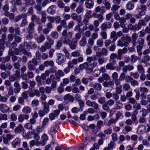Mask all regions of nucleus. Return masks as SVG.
I'll use <instances>...</instances> for the list:
<instances>
[{"instance_id": "f257e3e1", "label": "nucleus", "mask_w": 150, "mask_h": 150, "mask_svg": "<svg viewBox=\"0 0 150 150\" xmlns=\"http://www.w3.org/2000/svg\"><path fill=\"white\" fill-rule=\"evenodd\" d=\"M131 37L128 35L121 37V39L118 40L117 41V46L123 47H127L129 45V42L131 41Z\"/></svg>"}, {"instance_id": "f03ea898", "label": "nucleus", "mask_w": 150, "mask_h": 150, "mask_svg": "<svg viewBox=\"0 0 150 150\" xmlns=\"http://www.w3.org/2000/svg\"><path fill=\"white\" fill-rule=\"evenodd\" d=\"M87 61L88 62V66L86 69L88 73H91L93 71V68L97 65V63L96 61H93L92 57H88L86 59Z\"/></svg>"}, {"instance_id": "7ed1b4c3", "label": "nucleus", "mask_w": 150, "mask_h": 150, "mask_svg": "<svg viewBox=\"0 0 150 150\" xmlns=\"http://www.w3.org/2000/svg\"><path fill=\"white\" fill-rule=\"evenodd\" d=\"M44 108L43 109L39 110L38 114L40 117H42L45 114L48 113L49 111V106L47 103H45L44 104Z\"/></svg>"}, {"instance_id": "20e7f679", "label": "nucleus", "mask_w": 150, "mask_h": 150, "mask_svg": "<svg viewBox=\"0 0 150 150\" xmlns=\"http://www.w3.org/2000/svg\"><path fill=\"white\" fill-rule=\"evenodd\" d=\"M72 42L70 40H67L66 39L63 40V42L65 44L69 45L70 48L72 50H74L76 48L77 43V40H72Z\"/></svg>"}, {"instance_id": "39448f33", "label": "nucleus", "mask_w": 150, "mask_h": 150, "mask_svg": "<svg viewBox=\"0 0 150 150\" xmlns=\"http://www.w3.org/2000/svg\"><path fill=\"white\" fill-rule=\"evenodd\" d=\"M66 59V58L63 54H58L56 61L58 64H61L65 62Z\"/></svg>"}, {"instance_id": "423d86ee", "label": "nucleus", "mask_w": 150, "mask_h": 150, "mask_svg": "<svg viewBox=\"0 0 150 150\" xmlns=\"http://www.w3.org/2000/svg\"><path fill=\"white\" fill-rule=\"evenodd\" d=\"M24 46L26 47V49L28 50L30 49H35L36 48L37 45L34 42H30L27 43L25 42L24 43Z\"/></svg>"}, {"instance_id": "0eeeda50", "label": "nucleus", "mask_w": 150, "mask_h": 150, "mask_svg": "<svg viewBox=\"0 0 150 150\" xmlns=\"http://www.w3.org/2000/svg\"><path fill=\"white\" fill-rule=\"evenodd\" d=\"M41 140L39 141L40 145L44 146L47 141L48 140V137L46 134H43L41 137Z\"/></svg>"}, {"instance_id": "6e6552de", "label": "nucleus", "mask_w": 150, "mask_h": 150, "mask_svg": "<svg viewBox=\"0 0 150 150\" xmlns=\"http://www.w3.org/2000/svg\"><path fill=\"white\" fill-rule=\"evenodd\" d=\"M21 139L18 137L15 138L11 142V146L13 148H16L20 145Z\"/></svg>"}, {"instance_id": "1a4fd4ad", "label": "nucleus", "mask_w": 150, "mask_h": 150, "mask_svg": "<svg viewBox=\"0 0 150 150\" xmlns=\"http://www.w3.org/2000/svg\"><path fill=\"white\" fill-rule=\"evenodd\" d=\"M71 16L72 20L74 21H76L79 24L81 23L82 20V18L81 15L78 16L76 13H73L71 14Z\"/></svg>"}, {"instance_id": "9d476101", "label": "nucleus", "mask_w": 150, "mask_h": 150, "mask_svg": "<svg viewBox=\"0 0 150 150\" xmlns=\"http://www.w3.org/2000/svg\"><path fill=\"white\" fill-rule=\"evenodd\" d=\"M15 133L16 134L22 133V134L25 132V130L21 124H19L15 129Z\"/></svg>"}, {"instance_id": "9b49d317", "label": "nucleus", "mask_w": 150, "mask_h": 150, "mask_svg": "<svg viewBox=\"0 0 150 150\" xmlns=\"http://www.w3.org/2000/svg\"><path fill=\"white\" fill-rule=\"evenodd\" d=\"M10 109V108L7 105L5 104L0 105V110L3 113H6L8 112Z\"/></svg>"}, {"instance_id": "f8f14e48", "label": "nucleus", "mask_w": 150, "mask_h": 150, "mask_svg": "<svg viewBox=\"0 0 150 150\" xmlns=\"http://www.w3.org/2000/svg\"><path fill=\"white\" fill-rule=\"evenodd\" d=\"M146 24V23L143 19L139 21L138 24H135V26H137L136 29L138 30L141 29L142 26L145 25Z\"/></svg>"}, {"instance_id": "ddd939ff", "label": "nucleus", "mask_w": 150, "mask_h": 150, "mask_svg": "<svg viewBox=\"0 0 150 150\" xmlns=\"http://www.w3.org/2000/svg\"><path fill=\"white\" fill-rule=\"evenodd\" d=\"M140 9V8L138 6L137 7L136 9V10H137L138 12V14L135 15L134 16L137 19L141 18L142 16L144 15L145 14V12L142 11H140L139 10Z\"/></svg>"}, {"instance_id": "4468645a", "label": "nucleus", "mask_w": 150, "mask_h": 150, "mask_svg": "<svg viewBox=\"0 0 150 150\" xmlns=\"http://www.w3.org/2000/svg\"><path fill=\"white\" fill-rule=\"evenodd\" d=\"M14 86L15 87L13 90L14 92L16 94L18 93L21 89L19 83L16 81L14 83Z\"/></svg>"}, {"instance_id": "2eb2a0df", "label": "nucleus", "mask_w": 150, "mask_h": 150, "mask_svg": "<svg viewBox=\"0 0 150 150\" xmlns=\"http://www.w3.org/2000/svg\"><path fill=\"white\" fill-rule=\"evenodd\" d=\"M85 4L87 8H91L93 6L94 3L92 0H86Z\"/></svg>"}, {"instance_id": "dca6fc26", "label": "nucleus", "mask_w": 150, "mask_h": 150, "mask_svg": "<svg viewBox=\"0 0 150 150\" xmlns=\"http://www.w3.org/2000/svg\"><path fill=\"white\" fill-rule=\"evenodd\" d=\"M108 50L105 48H103L100 52H96V55L98 56H106L107 55Z\"/></svg>"}, {"instance_id": "f3484780", "label": "nucleus", "mask_w": 150, "mask_h": 150, "mask_svg": "<svg viewBox=\"0 0 150 150\" xmlns=\"http://www.w3.org/2000/svg\"><path fill=\"white\" fill-rule=\"evenodd\" d=\"M5 40L1 39H0V56H1L3 54V52L4 51L5 47L4 44Z\"/></svg>"}, {"instance_id": "a211bd4d", "label": "nucleus", "mask_w": 150, "mask_h": 150, "mask_svg": "<svg viewBox=\"0 0 150 150\" xmlns=\"http://www.w3.org/2000/svg\"><path fill=\"white\" fill-rule=\"evenodd\" d=\"M111 26V24L110 23L106 22L102 24L101 28L102 30L105 31L107 29L110 28Z\"/></svg>"}, {"instance_id": "6ab92c4d", "label": "nucleus", "mask_w": 150, "mask_h": 150, "mask_svg": "<svg viewBox=\"0 0 150 150\" xmlns=\"http://www.w3.org/2000/svg\"><path fill=\"white\" fill-rule=\"evenodd\" d=\"M56 9L55 6L51 5L48 8L47 11L49 13L53 14L55 13Z\"/></svg>"}, {"instance_id": "aec40b11", "label": "nucleus", "mask_w": 150, "mask_h": 150, "mask_svg": "<svg viewBox=\"0 0 150 150\" xmlns=\"http://www.w3.org/2000/svg\"><path fill=\"white\" fill-rule=\"evenodd\" d=\"M43 64L45 67H47L49 66L53 67L54 65V63L52 60H47L44 62Z\"/></svg>"}, {"instance_id": "412c9836", "label": "nucleus", "mask_w": 150, "mask_h": 150, "mask_svg": "<svg viewBox=\"0 0 150 150\" xmlns=\"http://www.w3.org/2000/svg\"><path fill=\"white\" fill-rule=\"evenodd\" d=\"M134 4L131 1L128 2L126 6V9L129 11L132 10L134 8Z\"/></svg>"}, {"instance_id": "4be33fe9", "label": "nucleus", "mask_w": 150, "mask_h": 150, "mask_svg": "<svg viewBox=\"0 0 150 150\" xmlns=\"http://www.w3.org/2000/svg\"><path fill=\"white\" fill-rule=\"evenodd\" d=\"M146 127L143 125H140L138 128L137 132L140 134H143L145 131Z\"/></svg>"}, {"instance_id": "5701e85b", "label": "nucleus", "mask_w": 150, "mask_h": 150, "mask_svg": "<svg viewBox=\"0 0 150 150\" xmlns=\"http://www.w3.org/2000/svg\"><path fill=\"white\" fill-rule=\"evenodd\" d=\"M32 111L31 108L30 107L28 106L24 107L22 109V112L24 113L29 114Z\"/></svg>"}, {"instance_id": "b1692460", "label": "nucleus", "mask_w": 150, "mask_h": 150, "mask_svg": "<svg viewBox=\"0 0 150 150\" xmlns=\"http://www.w3.org/2000/svg\"><path fill=\"white\" fill-rule=\"evenodd\" d=\"M64 99L65 100H68L71 102H73L74 101L73 96L71 95L70 94H68L65 95L64 96Z\"/></svg>"}, {"instance_id": "393cba45", "label": "nucleus", "mask_w": 150, "mask_h": 150, "mask_svg": "<svg viewBox=\"0 0 150 150\" xmlns=\"http://www.w3.org/2000/svg\"><path fill=\"white\" fill-rule=\"evenodd\" d=\"M86 38L85 37H83L80 41L79 44L80 46L83 47L86 45Z\"/></svg>"}, {"instance_id": "a878e982", "label": "nucleus", "mask_w": 150, "mask_h": 150, "mask_svg": "<svg viewBox=\"0 0 150 150\" xmlns=\"http://www.w3.org/2000/svg\"><path fill=\"white\" fill-rule=\"evenodd\" d=\"M64 76V73L61 70H58L56 73V76L57 79H59L61 77H63Z\"/></svg>"}, {"instance_id": "bb28decb", "label": "nucleus", "mask_w": 150, "mask_h": 150, "mask_svg": "<svg viewBox=\"0 0 150 150\" xmlns=\"http://www.w3.org/2000/svg\"><path fill=\"white\" fill-rule=\"evenodd\" d=\"M39 142L38 141H36L34 140H32L29 142L30 146V147H32L34 145L37 146H40V145Z\"/></svg>"}, {"instance_id": "cd10ccee", "label": "nucleus", "mask_w": 150, "mask_h": 150, "mask_svg": "<svg viewBox=\"0 0 150 150\" xmlns=\"http://www.w3.org/2000/svg\"><path fill=\"white\" fill-rule=\"evenodd\" d=\"M31 20L32 22H33L35 21L37 24H39L40 23V18L37 17L35 15H32L31 18Z\"/></svg>"}, {"instance_id": "c85d7f7f", "label": "nucleus", "mask_w": 150, "mask_h": 150, "mask_svg": "<svg viewBox=\"0 0 150 150\" xmlns=\"http://www.w3.org/2000/svg\"><path fill=\"white\" fill-rule=\"evenodd\" d=\"M105 8V7L104 6L101 7L97 6L95 8V11L96 12H99L100 11L103 13L105 12V11L104 10Z\"/></svg>"}, {"instance_id": "c756f323", "label": "nucleus", "mask_w": 150, "mask_h": 150, "mask_svg": "<svg viewBox=\"0 0 150 150\" xmlns=\"http://www.w3.org/2000/svg\"><path fill=\"white\" fill-rule=\"evenodd\" d=\"M28 68L30 70H33L35 69V66L33 64L31 61H29L28 63Z\"/></svg>"}, {"instance_id": "7c9ffc66", "label": "nucleus", "mask_w": 150, "mask_h": 150, "mask_svg": "<svg viewBox=\"0 0 150 150\" xmlns=\"http://www.w3.org/2000/svg\"><path fill=\"white\" fill-rule=\"evenodd\" d=\"M114 84L113 82L111 81H109L108 82L105 81L103 83V86L105 87H112Z\"/></svg>"}, {"instance_id": "2f4dec72", "label": "nucleus", "mask_w": 150, "mask_h": 150, "mask_svg": "<svg viewBox=\"0 0 150 150\" xmlns=\"http://www.w3.org/2000/svg\"><path fill=\"white\" fill-rule=\"evenodd\" d=\"M103 4L105 6L106 9L108 10L111 7V5L110 3L106 0H104L103 1Z\"/></svg>"}, {"instance_id": "473e14b6", "label": "nucleus", "mask_w": 150, "mask_h": 150, "mask_svg": "<svg viewBox=\"0 0 150 150\" xmlns=\"http://www.w3.org/2000/svg\"><path fill=\"white\" fill-rule=\"evenodd\" d=\"M110 38L113 39L112 42H115L117 38V37L116 35V33L115 31L112 32L110 34Z\"/></svg>"}, {"instance_id": "72a5a7b5", "label": "nucleus", "mask_w": 150, "mask_h": 150, "mask_svg": "<svg viewBox=\"0 0 150 150\" xmlns=\"http://www.w3.org/2000/svg\"><path fill=\"white\" fill-rule=\"evenodd\" d=\"M127 52V48L124 47L122 49H119L117 52L118 54L120 55H122L123 54H125Z\"/></svg>"}, {"instance_id": "f704fd0d", "label": "nucleus", "mask_w": 150, "mask_h": 150, "mask_svg": "<svg viewBox=\"0 0 150 150\" xmlns=\"http://www.w3.org/2000/svg\"><path fill=\"white\" fill-rule=\"evenodd\" d=\"M138 37V35L135 33H133L132 34V43L134 45L135 44L136 40Z\"/></svg>"}, {"instance_id": "c9c22d12", "label": "nucleus", "mask_w": 150, "mask_h": 150, "mask_svg": "<svg viewBox=\"0 0 150 150\" xmlns=\"http://www.w3.org/2000/svg\"><path fill=\"white\" fill-rule=\"evenodd\" d=\"M116 144L114 142L110 141L108 145V148L110 150H112L115 148Z\"/></svg>"}, {"instance_id": "e433bc0d", "label": "nucleus", "mask_w": 150, "mask_h": 150, "mask_svg": "<svg viewBox=\"0 0 150 150\" xmlns=\"http://www.w3.org/2000/svg\"><path fill=\"white\" fill-rule=\"evenodd\" d=\"M45 39V38L43 35L41 34L40 35L39 37L36 40L38 42L40 43L44 41Z\"/></svg>"}, {"instance_id": "4c0bfd02", "label": "nucleus", "mask_w": 150, "mask_h": 150, "mask_svg": "<svg viewBox=\"0 0 150 150\" xmlns=\"http://www.w3.org/2000/svg\"><path fill=\"white\" fill-rule=\"evenodd\" d=\"M41 14L42 16L41 19V22L43 23H45L46 20L45 13V12L42 11L41 12Z\"/></svg>"}, {"instance_id": "58836bf2", "label": "nucleus", "mask_w": 150, "mask_h": 150, "mask_svg": "<svg viewBox=\"0 0 150 150\" xmlns=\"http://www.w3.org/2000/svg\"><path fill=\"white\" fill-rule=\"evenodd\" d=\"M69 83V79L67 78L64 79H63V81L60 83V86L64 87L66 85Z\"/></svg>"}, {"instance_id": "ea45409f", "label": "nucleus", "mask_w": 150, "mask_h": 150, "mask_svg": "<svg viewBox=\"0 0 150 150\" xmlns=\"http://www.w3.org/2000/svg\"><path fill=\"white\" fill-rule=\"evenodd\" d=\"M123 106V105L122 103L119 101L116 102V103L115 105V107L117 110H119L122 108Z\"/></svg>"}, {"instance_id": "a19ab883", "label": "nucleus", "mask_w": 150, "mask_h": 150, "mask_svg": "<svg viewBox=\"0 0 150 150\" xmlns=\"http://www.w3.org/2000/svg\"><path fill=\"white\" fill-rule=\"evenodd\" d=\"M88 62H86L81 64L79 65V69L81 70H83L84 69H86V67L88 66Z\"/></svg>"}, {"instance_id": "79ce46f5", "label": "nucleus", "mask_w": 150, "mask_h": 150, "mask_svg": "<svg viewBox=\"0 0 150 150\" xmlns=\"http://www.w3.org/2000/svg\"><path fill=\"white\" fill-rule=\"evenodd\" d=\"M93 87L97 91H100L102 88V86L101 85L98 83H95Z\"/></svg>"}, {"instance_id": "37998d69", "label": "nucleus", "mask_w": 150, "mask_h": 150, "mask_svg": "<svg viewBox=\"0 0 150 150\" xmlns=\"http://www.w3.org/2000/svg\"><path fill=\"white\" fill-rule=\"evenodd\" d=\"M127 27L130 30H133L134 31H136L138 29H136L137 26L134 25V27L131 24L129 23L127 25Z\"/></svg>"}, {"instance_id": "c03bdc74", "label": "nucleus", "mask_w": 150, "mask_h": 150, "mask_svg": "<svg viewBox=\"0 0 150 150\" xmlns=\"http://www.w3.org/2000/svg\"><path fill=\"white\" fill-rule=\"evenodd\" d=\"M50 35L51 37L54 39H57L58 37V34L56 31L52 32L51 33Z\"/></svg>"}, {"instance_id": "a18cd8bd", "label": "nucleus", "mask_w": 150, "mask_h": 150, "mask_svg": "<svg viewBox=\"0 0 150 150\" xmlns=\"http://www.w3.org/2000/svg\"><path fill=\"white\" fill-rule=\"evenodd\" d=\"M22 136L24 138L28 139H31L32 138V135L30 134L29 132L27 133H25V132H24L23 134H22Z\"/></svg>"}, {"instance_id": "49530a36", "label": "nucleus", "mask_w": 150, "mask_h": 150, "mask_svg": "<svg viewBox=\"0 0 150 150\" xmlns=\"http://www.w3.org/2000/svg\"><path fill=\"white\" fill-rule=\"evenodd\" d=\"M137 69L140 73L144 74V69L143 68V66L141 65H139L137 67Z\"/></svg>"}, {"instance_id": "de8ad7c7", "label": "nucleus", "mask_w": 150, "mask_h": 150, "mask_svg": "<svg viewBox=\"0 0 150 150\" xmlns=\"http://www.w3.org/2000/svg\"><path fill=\"white\" fill-rule=\"evenodd\" d=\"M106 68L107 69L109 70H114L115 69V68L111 64H108L106 66Z\"/></svg>"}, {"instance_id": "09e8293b", "label": "nucleus", "mask_w": 150, "mask_h": 150, "mask_svg": "<svg viewBox=\"0 0 150 150\" xmlns=\"http://www.w3.org/2000/svg\"><path fill=\"white\" fill-rule=\"evenodd\" d=\"M72 33L70 32H68L64 40H65L66 39L67 40H70V39H71L72 38Z\"/></svg>"}, {"instance_id": "8fccbe9b", "label": "nucleus", "mask_w": 150, "mask_h": 150, "mask_svg": "<svg viewBox=\"0 0 150 150\" xmlns=\"http://www.w3.org/2000/svg\"><path fill=\"white\" fill-rule=\"evenodd\" d=\"M83 9L82 6L80 5L79 6L76 8V11L78 14H80L82 12Z\"/></svg>"}, {"instance_id": "3c124183", "label": "nucleus", "mask_w": 150, "mask_h": 150, "mask_svg": "<svg viewBox=\"0 0 150 150\" xmlns=\"http://www.w3.org/2000/svg\"><path fill=\"white\" fill-rule=\"evenodd\" d=\"M71 55L72 56L74 57H78L80 56V53L79 51H76L72 52Z\"/></svg>"}, {"instance_id": "603ef678", "label": "nucleus", "mask_w": 150, "mask_h": 150, "mask_svg": "<svg viewBox=\"0 0 150 150\" xmlns=\"http://www.w3.org/2000/svg\"><path fill=\"white\" fill-rule=\"evenodd\" d=\"M57 85V82L56 81H52V83L51 85V90L54 91L56 89V87Z\"/></svg>"}, {"instance_id": "864d4df0", "label": "nucleus", "mask_w": 150, "mask_h": 150, "mask_svg": "<svg viewBox=\"0 0 150 150\" xmlns=\"http://www.w3.org/2000/svg\"><path fill=\"white\" fill-rule=\"evenodd\" d=\"M54 71L52 69H50L49 70H46L44 73L47 76H48L51 73H53Z\"/></svg>"}, {"instance_id": "5fc2aeb1", "label": "nucleus", "mask_w": 150, "mask_h": 150, "mask_svg": "<svg viewBox=\"0 0 150 150\" xmlns=\"http://www.w3.org/2000/svg\"><path fill=\"white\" fill-rule=\"evenodd\" d=\"M112 132V129L111 128L109 127L103 131V132L105 134L108 135L110 134Z\"/></svg>"}, {"instance_id": "6e6d98bb", "label": "nucleus", "mask_w": 150, "mask_h": 150, "mask_svg": "<svg viewBox=\"0 0 150 150\" xmlns=\"http://www.w3.org/2000/svg\"><path fill=\"white\" fill-rule=\"evenodd\" d=\"M111 136L113 142H115L117 140V135L116 133H113L111 134Z\"/></svg>"}, {"instance_id": "4d7b16f0", "label": "nucleus", "mask_w": 150, "mask_h": 150, "mask_svg": "<svg viewBox=\"0 0 150 150\" xmlns=\"http://www.w3.org/2000/svg\"><path fill=\"white\" fill-rule=\"evenodd\" d=\"M142 48L143 46L142 45H139L137 46V51L138 54L139 56H141L142 55V53L141 50L142 49Z\"/></svg>"}, {"instance_id": "13d9d810", "label": "nucleus", "mask_w": 150, "mask_h": 150, "mask_svg": "<svg viewBox=\"0 0 150 150\" xmlns=\"http://www.w3.org/2000/svg\"><path fill=\"white\" fill-rule=\"evenodd\" d=\"M103 44V41L102 39H98L97 40L96 44L98 46L101 47L102 46Z\"/></svg>"}, {"instance_id": "bf43d9fd", "label": "nucleus", "mask_w": 150, "mask_h": 150, "mask_svg": "<svg viewBox=\"0 0 150 150\" xmlns=\"http://www.w3.org/2000/svg\"><path fill=\"white\" fill-rule=\"evenodd\" d=\"M117 121V120L116 119L113 118L111 119L108 121L107 125L109 126H110L112 124L115 123Z\"/></svg>"}, {"instance_id": "052dcab7", "label": "nucleus", "mask_w": 150, "mask_h": 150, "mask_svg": "<svg viewBox=\"0 0 150 150\" xmlns=\"http://www.w3.org/2000/svg\"><path fill=\"white\" fill-rule=\"evenodd\" d=\"M7 120V116L6 114H0V120Z\"/></svg>"}, {"instance_id": "680f3d73", "label": "nucleus", "mask_w": 150, "mask_h": 150, "mask_svg": "<svg viewBox=\"0 0 150 150\" xmlns=\"http://www.w3.org/2000/svg\"><path fill=\"white\" fill-rule=\"evenodd\" d=\"M120 8V6L114 4L111 8V10L113 11H117Z\"/></svg>"}, {"instance_id": "e2e57ef3", "label": "nucleus", "mask_w": 150, "mask_h": 150, "mask_svg": "<svg viewBox=\"0 0 150 150\" xmlns=\"http://www.w3.org/2000/svg\"><path fill=\"white\" fill-rule=\"evenodd\" d=\"M82 25V23L81 24L78 23V24L76 25L74 27V30L75 31H78L80 32V26Z\"/></svg>"}, {"instance_id": "0e129e2a", "label": "nucleus", "mask_w": 150, "mask_h": 150, "mask_svg": "<svg viewBox=\"0 0 150 150\" xmlns=\"http://www.w3.org/2000/svg\"><path fill=\"white\" fill-rule=\"evenodd\" d=\"M103 124V122L101 120L98 121L97 122V129H100L101 128L102 125Z\"/></svg>"}, {"instance_id": "69168bd1", "label": "nucleus", "mask_w": 150, "mask_h": 150, "mask_svg": "<svg viewBox=\"0 0 150 150\" xmlns=\"http://www.w3.org/2000/svg\"><path fill=\"white\" fill-rule=\"evenodd\" d=\"M24 127L26 129H32L33 128L32 125L29 123H27L25 124L24 126Z\"/></svg>"}, {"instance_id": "338daca9", "label": "nucleus", "mask_w": 150, "mask_h": 150, "mask_svg": "<svg viewBox=\"0 0 150 150\" xmlns=\"http://www.w3.org/2000/svg\"><path fill=\"white\" fill-rule=\"evenodd\" d=\"M34 26L33 23H30L28 25V31L29 32L32 33L33 32V28Z\"/></svg>"}, {"instance_id": "774afa93", "label": "nucleus", "mask_w": 150, "mask_h": 150, "mask_svg": "<svg viewBox=\"0 0 150 150\" xmlns=\"http://www.w3.org/2000/svg\"><path fill=\"white\" fill-rule=\"evenodd\" d=\"M122 86L119 85L117 86L116 88V92L118 94H120L122 92Z\"/></svg>"}]
</instances>
